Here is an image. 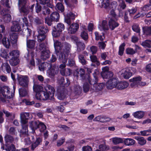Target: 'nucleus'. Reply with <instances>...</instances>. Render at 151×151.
<instances>
[{
	"mask_svg": "<svg viewBox=\"0 0 151 151\" xmlns=\"http://www.w3.org/2000/svg\"><path fill=\"white\" fill-rule=\"evenodd\" d=\"M54 46L58 55H60L62 52L63 55L64 54L68 55L70 52V46L68 43H65L62 45L60 42L56 41L54 42Z\"/></svg>",
	"mask_w": 151,
	"mask_h": 151,
	"instance_id": "obj_1",
	"label": "nucleus"
},
{
	"mask_svg": "<svg viewBox=\"0 0 151 151\" xmlns=\"http://www.w3.org/2000/svg\"><path fill=\"white\" fill-rule=\"evenodd\" d=\"M34 91L36 93V98L39 100H45L48 99L49 95L47 92L43 91L42 86L40 85L35 84L33 86Z\"/></svg>",
	"mask_w": 151,
	"mask_h": 151,
	"instance_id": "obj_2",
	"label": "nucleus"
},
{
	"mask_svg": "<svg viewBox=\"0 0 151 151\" xmlns=\"http://www.w3.org/2000/svg\"><path fill=\"white\" fill-rule=\"evenodd\" d=\"M10 89L7 86H5L3 87L0 86V101L3 102H6L7 101L8 103L9 102V100H6L3 97L6 99H9L10 100H12V98L14 96L13 93L11 92Z\"/></svg>",
	"mask_w": 151,
	"mask_h": 151,
	"instance_id": "obj_3",
	"label": "nucleus"
},
{
	"mask_svg": "<svg viewBox=\"0 0 151 151\" xmlns=\"http://www.w3.org/2000/svg\"><path fill=\"white\" fill-rule=\"evenodd\" d=\"M93 76L95 79L94 81L91 80L90 76H88V80L91 84L93 85V88L91 87V90L92 91H99L102 90L105 86V85L103 83H96L97 81V78L95 74H93Z\"/></svg>",
	"mask_w": 151,
	"mask_h": 151,
	"instance_id": "obj_4",
	"label": "nucleus"
},
{
	"mask_svg": "<svg viewBox=\"0 0 151 151\" xmlns=\"http://www.w3.org/2000/svg\"><path fill=\"white\" fill-rule=\"evenodd\" d=\"M118 1L119 3L117 8L119 11V16L121 17H122L124 16L125 21L126 22H127L128 21V17L127 16L128 12L127 11L125 12L124 15H123L122 10V9H124L126 8V5L123 0H118Z\"/></svg>",
	"mask_w": 151,
	"mask_h": 151,
	"instance_id": "obj_5",
	"label": "nucleus"
},
{
	"mask_svg": "<svg viewBox=\"0 0 151 151\" xmlns=\"http://www.w3.org/2000/svg\"><path fill=\"white\" fill-rule=\"evenodd\" d=\"M38 35L37 36L38 41L39 42H41L45 38V34L48 31L47 27H45L44 26H39L37 29Z\"/></svg>",
	"mask_w": 151,
	"mask_h": 151,
	"instance_id": "obj_6",
	"label": "nucleus"
},
{
	"mask_svg": "<svg viewBox=\"0 0 151 151\" xmlns=\"http://www.w3.org/2000/svg\"><path fill=\"white\" fill-rule=\"evenodd\" d=\"M63 53L62 52H61V55H59V60L60 61L63 63V64H61L59 66L60 71V73H63V71L65 70V68L66 65L65 64V63L67 62V57L68 55L64 54V55H63Z\"/></svg>",
	"mask_w": 151,
	"mask_h": 151,
	"instance_id": "obj_7",
	"label": "nucleus"
},
{
	"mask_svg": "<svg viewBox=\"0 0 151 151\" xmlns=\"http://www.w3.org/2000/svg\"><path fill=\"white\" fill-rule=\"evenodd\" d=\"M45 88L46 91L45 92H47L49 95L48 99L54 101L55 99L53 96L55 92V90L54 88L50 85H47L46 86Z\"/></svg>",
	"mask_w": 151,
	"mask_h": 151,
	"instance_id": "obj_8",
	"label": "nucleus"
},
{
	"mask_svg": "<svg viewBox=\"0 0 151 151\" xmlns=\"http://www.w3.org/2000/svg\"><path fill=\"white\" fill-rule=\"evenodd\" d=\"M26 3V0H19L18 5L20 9V12L23 13L24 15H27L29 13V11L25 6Z\"/></svg>",
	"mask_w": 151,
	"mask_h": 151,
	"instance_id": "obj_9",
	"label": "nucleus"
},
{
	"mask_svg": "<svg viewBox=\"0 0 151 151\" xmlns=\"http://www.w3.org/2000/svg\"><path fill=\"white\" fill-rule=\"evenodd\" d=\"M47 66L50 69L48 70L47 74L50 78H53L58 72V68L56 66H52L50 63L47 64Z\"/></svg>",
	"mask_w": 151,
	"mask_h": 151,
	"instance_id": "obj_10",
	"label": "nucleus"
},
{
	"mask_svg": "<svg viewBox=\"0 0 151 151\" xmlns=\"http://www.w3.org/2000/svg\"><path fill=\"white\" fill-rule=\"evenodd\" d=\"M18 81L20 86L26 87L28 85V78L27 76L21 75L18 77Z\"/></svg>",
	"mask_w": 151,
	"mask_h": 151,
	"instance_id": "obj_11",
	"label": "nucleus"
},
{
	"mask_svg": "<svg viewBox=\"0 0 151 151\" xmlns=\"http://www.w3.org/2000/svg\"><path fill=\"white\" fill-rule=\"evenodd\" d=\"M119 73L124 78L126 79H128L132 75V73L128 68L122 69L119 71Z\"/></svg>",
	"mask_w": 151,
	"mask_h": 151,
	"instance_id": "obj_12",
	"label": "nucleus"
},
{
	"mask_svg": "<svg viewBox=\"0 0 151 151\" xmlns=\"http://www.w3.org/2000/svg\"><path fill=\"white\" fill-rule=\"evenodd\" d=\"M76 16L77 14L70 12L67 14L66 16L65 17V22L70 25L72 21L75 19V17Z\"/></svg>",
	"mask_w": 151,
	"mask_h": 151,
	"instance_id": "obj_13",
	"label": "nucleus"
},
{
	"mask_svg": "<svg viewBox=\"0 0 151 151\" xmlns=\"http://www.w3.org/2000/svg\"><path fill=\"white\" fill-rule=\"evenodd\" d=\"M4 139L6 144L5 145L6 147V146H8L7 145L8 143H13L15 144L18 141V139L17 138L14 139L12 136L7 134L5 136Z\"/></svg>",
	"mask_w": 151,
	"mask_h": 151,
	"instance_id": "obj_14",
	"label": "nucleus"
},
{
	"mask_svg": "<svg viewBox=\"0 0 151 151\" xmlns=\"http://www.w3.org/2000/svg\"><path fill=\"white\" fill-rule=\"evenodd\" d=\"M29 116L28 113L22 112L20 114V118L22 124H27L28 122V117Z\"/></svg>",
	"mask_w": 151,
	"mask_h": 151,
	"instance_id": "obj_15",
	"label": "nucleus"
},
{
	"mask_svg": "<svg viewBox=\"0 0 151 151\" xmlns=\"http://www.w3.org/2000/svg\"><path fill=\"white\" fill-rule=\"evenodd\" d=\"M111 119L110 118L106 117L103 115H99L95 117L93 119L94 121H99L101 122H109L110 121Z\"/></svg>",
	"mask_w": 151,
	"mask_h": 151,
	"instance_id": "obj_16",
	"label": "nucleus"
},
{
	"mask_svg": "<svg viewBox=\"0 0 151 151\" xmlns=\"http://www.w3.org/2000/svg\"><path fill=\"white\" fill-rule=\"evenodd\" d=\"M115 20H117V19L111 18L109 21V28L111 30H113L119 25V24L116 22Z\"/></svg>",
	"mask_w": 151,
	"mask_h": 151,
	"instance_id": "obj_17",
	"label": "nucleus"
},
{
	"mask_svg": "<svg viewBox=\"0 0 151 151\" xmlns=\"http://www.w3.org/2000/svg\"><path fill=\"white\" fill-rule=\"evenodd\" d=\"M8 10L3 9L1 12V14L4 16V22H8L11 20V16L9 14H8Z\"/></svg>",
	"mask_w": 151,
	"mask_h": 151,
	"instance_id": "obj_18",
	"label": "nucleus"
},
{
	"mask_svg": "<svg viewBox=\"0 0 151 151\" xmlns=\"http://www.w3.org/2000/svg\"><path fill=\"white\" fill-rule=\"evenodd\" d=\"M40 122L38 120L32 121L29 122V126L32 129V132L34 133L35 129L39 128Z\"/></svg>",
	"mask_w": 151,
	"mask_h": 151,
	"instance_id": "obj_19",
	"label": "nucleus"
},
{
	"mask_svg": "<svg viewBox=\"0 0 151 151\" xmlns=\"http://www.w3.org/2000/svg\"><path fill=\"white\" fill-rule=\"evenodd\" d=\"M129 86V83L126 81L119 82L116 87L118 89L122 90L127 88Z\"/></svg>",
	"mask_w": 151,
	"mask_h": 151,
	"instance_id": "obj_20",
	"label": "nucleus"
},
{
	"mask_svg": "<svg viewBox=\"0 0 151 151\" xmlns=\"http://www.w3.org/2000/svg\"><path fill=\"white\" fill-rule=\"evenodd\" d=\"M22 129L20 131V136L21 137H23L24 136H25L28 135V130L27 129V124H22Z\"/></svg>",
	"mask_w": 151,
	"mask_h": 151,
	"instance_id": "obj_21",
	"label": "nucleus"
},
{
	"mask_svg": "<svg viewBox=\"0 0 151 151\" xmlns=\"http://www.w3.org/2000/svg\"><path fill=\"white\" fill-rule=\"evenodd\" d=\"M79 28V25L77 23H73L70 25L68 29L69 33L71 34L75 33L77 30Z\"/></svg>",
	"mask_w": 151,
	"mask_h": 151,
	"instance_id": "obj_22",
	"label": "nucleus"
},
{
	"mask_svg": "<svg viewBox=\"0 0 151 151\" xmlns=\"http://www.w3.org/2000/svg\"><path fill=\"white\" fill-rule=\"evenodd\" d=\"M21 27L19 24L17 22H14L13 25L11 28V32L15 33L21 30Z\"/></svg>",
	"mask_w": 151,
	"mask_h": 151,
	"instance_id": "obj_23",
	"label": "nucleus"
},
{
	"mask_svg": "<svg viewBox=\"0 0 151 151\" xmlns=\"http://www.w3.org/2000/svg\"><path fill=\"white\" fill-rule=\"evenodd\" d=\"M26 45L27 48L30 49H34L36 45V41L33 40H27Z\"/></svg>",
	"mask_w": 151,
	"mask_h": 151,
	"instance_id": "obj_24",
	"label": "nucleus"
},
{
	"mask_svg": "<svg viewBox=\"0 0 151 151\" xmlns=\"http://www.w3.org/2000/svg\"><path fill=\"white\" fill-rule=\"evenodd\" d=\"M142 79L141 78L140 76L133 78L129 80V81L132 82L131 84V86L132 87H134L136 85H138L140 81Z\"/></svg>",
	"mask_w": 151,
	"mask_h": 151,
	"instance_id": "obj_25",
	"label": "nucleus"
},
{
	"mask_svg": "<svg viewBox=\"0 0 151 151\" xmlns=\"http://www.w3.org/2000/svg\"><path fill=\"white\" fill-rule=\"evenodd\" d=\"M145 114V112L139 111L134 112L132 114V115L136 118L141 119L144 116Z\"/></svg>",
	"mask_w": 151,
	"mask_h": 151,
	"instance_id": "obj_26",
	"label": "nucleus"
},
{
	"mask_svg": "<svg viewBox=\"0 0 151 151\" xmlns=\"http://www.w3.org/2000/svg\"><path fill=\"white\" fill-rule=\"evenodd\" d=\"M109 27L107 22L105 20H103L102 21L101 24L99 25L98 28L100 30L105 31L108 30L109 28Z\"/></svg>",
	"mask_w": 151,
	"mask_h": 151,
	"instance_id": "obj_27",
	"label": "nucleus"
},
{
	"mask_svg": "<svg viewBox=\"0 0 151 151\" xmlns=\"http://www.w3.org/2000/svg\"><path fill=\"white\" fill-rule=\"evenodd\" d=\"M134 138L137 140L138 144L141 146H143L146 143V140L143 137L136 136Z\"/></svg>",
	"mask_w": 151,
	"mask_h": 151,
	"instance_id": "obj_28",
	"label": "nucleus"
},
{
	"mask_svg": "<svg viewBox=\"0 0 151 151\" xmlns=\"http://www.w3.org/2000/svg\"><path fill=\"white\" fill-rule=\"evenodd\" d=\"M50 51L47 49L42 50L41 52V58L43 60H46L50 57Z\"/></svg>",
	"mask_w": 151,
	"mask_h": 151,
	"instance_id": "obj_29",
	"label": "nucleus"
},
{
	"mask_svg": "<svg viewBox=\"0 0 151 151\" xmlns=\"http://www.w3.org/2000/svg\"><path fill=\"white\" fill-rule=\"evenodd\" d=\"M77 37H75V40L76 41V45L77 46V50L78 51L81 50H83L85 48V45L84 43L78 41Z\"/></svg>",
	"mask_w": 151,
	"mask_h": 151,
	"instance_id": "obj_30",
	"label": "nucleus"
},
{
	"mask_svg": "<svg viewBox=\"0 0 151 151\" xmlns=\"http://www.w3.org/2000/svg\"><path fill=\"white\" fill-rule=\"evenodd\" d=\"M10 38L12 43L13 44H16L17 42L18 38L17 34L16 33L11 32Z\"/></svg>",
	"mask_w": 151,
	"mask_h": 151,
	"instance_id": "obj_31",
	"label": "nucleus"
},
{
	"mask_svg": "<svg viewBox=\"0 0 151 151\" xmlns=\"http://www.w3.org/2000/svg\"><path fill=\"white\" fill-rule=\"evenodd\" d=\"M124 143L127 146H131L134 145L135 143V141L131 138H127L124 141Z\"/></svg>",
	"mask_w": 151,
	"mask_h": 151,
	"instance_id": "obj_32",
	"label": "nucleus"
},
{
	"mask_svg": "<svg viewBox=\"0 0 151 151\" xmlns=\"http://www.w3.org/2000/svg\"><path fill=\"white\" fill-rule=\"evenodd\" d=\"M42 142V139L40 137L37 138L36 141L31 146V149L32 150H34L37 146L40 144Z\"/></svg>",
	"mask_w": 151,
	"mask_h": 151,
	"instance_id": "obj_33",
	"label": "nucleus"
},
{
	"mask_svg": "<svg viewBox=\"0 0 151 151\" xmlns=\"http://www.w3.org/2000/svg\"><path fill=\"white\" fill-rule=\"evenodd\" d=\"M50 18L52 20L58 22L60 18L59 14L57 12H53L50 16Z\"/></svg>",
	"mask_w": 151,
	"mask_h": 151,
	"instance_id": "obj_34",
	"label": "nucleus"
},
{
	"mask_svg": "<svg viewBox=\"0 0 151 151\" xmlns=\"http://www.w3.org/2000/svg\"><path fill=\"white\" fill-rule=\"evenodd\" d=\"M2 42L3 45L6 48H9L10 46V42L9 40L5 37L3 38Z\"/></svg>",
	"mask_w": 151,
	"mask_h": 151,
	"instance_id": "obj_35",
	"label": "nucleus"
},
{
	"mask_svg": "<svg viewBox=\"0 0 151 151\" xmlns=\"http://www.w3.org/2000/svg\"><path fill=\"white\" fill-rule=\"evenodd\" d=\"M31 30L28 27H27V29L25 30V34H24V35L26 37L27 40L31 39V38L32 37V36L31 35Z\"/></svg>",
	"mask_w": 151,
	"mask_h": 151,
	"instance_id": "obj_36",
	"label": "nucleus"
},
{
	"mask_svg": "<svg viewBox=\"0 0 151 151\" xmlns=\"http://www.w3.org/2000/svg\"><path fill=\"white\" fill-rule=\"evenodd\" d=\"M113 143L115 145H117L119 143H122L123 142L122 139L119 137H114L111 139Z\"/></svg>",
	"mask_w": 151,
	"mask_h": 151,
	"instance_id": "obj_37",
	"label": "nucleus"
},
{
	"mask_svg": "<svg viewBox=\"0 0 151 151\" xmlns=\"http://www.w3.org/2000/svg\"><path fill=\"white\" fill-rule=\"evenodd\" d=\"M101 7L107 9H109V0H102Z\"/></svg>",
	"mask_w": 151,
	"mask_h": 151,
	"instance_id": "obj_38",
	"label": "nucleus"
},
{
	"mask_svg": "<svg viewBox=\"0 0 151 151\" xmlns=\"http://www.w3.org/2000/svg\"><path fill=\"white\" fill-rule=\"evenodd\" d=\"M9 54L12 58H18L19 56V52L18 50H14L11 52Z\"/></svg>",
	"mask_w": 151,
	"mask_h": 151,
	"instance_id": "obj_39",
	"label": "nucleus"
},
{
	"mask_svg": "<svg viewBox=\"0 0 151 151\" xmlns=\"http://www.w3.org/2000/svg\"><path fill=\"white\" fill-rule=\"evenodd\" d=\"M65 78L64 77H62L60 80L59 83L60 84L63 86H68L70 84V81L68 79H66V81L67 83L64 82L65 81Z\"/></svg>",
	"mask_w": 151,
	"mask_h": 151,
	"instance_id": "obj_40",
	"label": "nucleus"
},
{
	"mask_svg": "<svg viewBox=\"0 0 151 151\" xmlns=\"http://www.w3.org/2000/svg\"><path fill=\"white\" fill-rule=\"evenodd\" d=\"M19 60L18 58H12L9 60L10 64L13 66H15L17 65L19 63Z\"/></svg>",
	"mask_w": 151,
	"mask_h": 151,
	"instance_id": "obj_41",
	"label": "nucleus"
},
{
	"mask_svg": "<svg viewBox=\"0 0 151 151\" xmlns=\"http://www.w3.org/2000/svg\"><path fill=\"white\" fill-rule=\"evenodd\" d=\"M54 28L56 29L57 31L60 32H62L65 29L64 25L61 23H59L56 26V27H55Z\"/></svg>",
	"mask_w": 151,
	"mask_h": 151,
	"instance_id": "obj_42",
	"label": "nucleus"
},
{
	"mask_svg": "<svg viewBox=\"0 0 151 151\" xmlns=\"http://www.w3.org/2000/svg\"><path fill=\"white\" fill-rule=\"evenodd\" d=\"M142 29L143 33L145 34L149 35L151 34V26L149 27H143Z\"/></svg>",
	"mask_w": 151,
	"mask_h": 151,
	"instance_id": "obj_43",
	"label": "nucleus"
},
{
	"mask_svg": "<svg viewBox=\"0 0 151 151\" xmlns=\"http://www.w3.org/2000/svg\"><path fill=\"white\" fill-rule=\"evenodd\" d=\"M19 93L20 96L22 97L26 96L27 93L26 89L23 88H21L19 89Z\"/></svg>",
	"mask_w": 151,
	"mask_h": 151,
	"instance_id": "obj_44",
	"label": "nucleus"
},
{
	"mask_svg": "<svg viewBox=\"0 0 151 151\" xmlns=\"http://www.w3.org/2000/svg\"><path fill=\"white\" fill-rule=\"evenodd\" d=\"M141 44L143 46L145 47H147L148 48H150L151 40H146L145 41L142 42Z\"/></svg>",
	"mask_w": 151,
	"mask_h": 151,
	"instance_id": "obj_45",
	"label": "nucleus"
},
{
	"mask_svg": "<svg viewBox=\"0 0 151 151\" xmlns=\"http://www.w3.org/2000/svg\"><path fill=\"white\" fill-rule=\"evenodd\" d=\"M113 75V73L109 71L106 73H103L102 74V77L104 78L107 79L111 78L112 77Z\"/></svg>",
	"mask_w": 151,
	"mask_h": 151,
	"instance_id": "obj_46",
	"label": "nucleus"
},
{
	"mask_svg": "<svg viewBox=\"0 0 151 151\" xmlns=\"http://www.w3.org/2000/svg\"><path fill=\"white\" fill-rule=\"evenodd\" d=\"M125 44L124 43H122L119 47V54L120 55H122L123 54L124 50V46Z\"/></svg>",
	"mask_w": 151,
	"mask_h": 151,
	"instance_id": "obj_47",
	"label": "nucleus"
},
{
	"mask_svg": "<svg viewBox=\"0 0 151 151\" xmlns=\"http://www.w3.org/2000/svg\"><path fill=\"white\" fill-rule=\"evenodd\" d=\"M85 29L84 30H83V32L81 33V36L83 39L85 40H87L88 38V35L86 31V29L85 26Z\"/></svg>",
	"mask_w": 151,
	"mask_h": 151,
	"instance_id": "obj_48",
	"label": "nucleus"
},
{
	"mask_svg": "<svg viewBox=\"0 0 151 151\" xmlns=\"http://www.w3.org/2000/svg\"><path fill=\"white\" fill-rule=\"evenodd\" d=\"M66 95L64 92L62 91L59 92L57 94V97L59 100H63L65 99Z\"/></svg>",
	"mask_w": 151,
	"mask_h": 151,
	"instance_id": "obj_49",
	"label": "nucleus"
},
{
	"mask_svg": "<svg viewBox=\"0 0 151 151\" xmlns=\"http://www.w3.org/2000/svg\"><path fill=\"white\" fill-rule=\"evenodd\" d=\"M63 73H61L60 74L62 76H69L71 73V70L69 68H65L64 70L63 71Z\"/></svg>",
	"mask_w": 151,
	"mask_h": 151,
	"instance_id": "obj_50",
	"label": "nucleus"
},
{
	"mask_svg": "<svg viewBox=\"0 0 151 151\" xmlns=\"http://www.w3.org/2000/svg\"><path fill=\"white\" fill-rule=\"evenodd\" d=\"M2 67V69H5L8 73H9L11 71V68L9 65L8 63L3 64Z\"/></svg>",
	"mask_w": 151,
	"mask_h": 151,
	"instance_id": "obj_51",
	"label": "nucleus"
},
{
	"mask_svg": "<svg viewBox=\"0 0 151 151\" xmlns=\"http://www.w3.org/2000/svg\"><path fill=\"white\" fill-rule=\"evenodd\" d=\"M50 10L47 7L44 6L42 9V14L44 15L48 14L50 13Z\"/></svg>",
	"mask_w": 151,
	"mask_h": 151,
	"instance_id": "obj_52",
	"label": "nucleus"
},
{
	"mask_svg": "<svg viewBox=\"0 0 151 151\" xmlns=\"http://www.w3.org/2000/svg\"><path fill=\"white\" fill-rule=\"evenodd\" d=\"M99 148L100 150H99L100 151H104L108 150L109 149V147L105 144H101L99 146Z\"/></svg>",
	"mask_w": 151,
	"mask_h": 151,
	"instance_id": "obj_53",
	"label": "nucleus"
},
{
	"mask_svg": "<svg viewBox=\"0 0 151 151\" xmlns=\"http://www.w3.org/2000/svg\"><path fill=\"white\" fill-rule=\"evenodd\" d=\"M90 58L91 61L93 62L96 63V65L98 66L100 64L99 61L97 60V58L95 55H91L90 56Z\"/></svg>",
	"mask_w": 151,
	"mask_h": 151,
	"instance_id": "obj_54",
	"label": "nucleus"
},
{
	"mask_svg": "<svg viewBox=\"0 0 151 151\" xmlns=\"http://www.w3.org/2000/svg\"><path fill=\"white\" fill-rule=\"evenodd\" d=\"M5 150L7 151H15V147L13 144H12L9 146H6V147L5 149Z\"/></svg>",
	"mask_w": 151,
	"mask_h": 151,
	"instance_id": "obj_55",
	"label": "nucleus"
},
{
	"mask_svg": "<svg viewBox=\"0 0 151 151\" xmlns=\"http://www.w3.org/2000/svg\"><path fill=\"white\" fill-rule=\"evenodd\" d=\"M108 81L109 82V83H112L113 84H114L115 85V87L116 88L117 85L118 83V80L117 79L114 78L110 79Z\"/></svg>",
	"mask_w": 151,
	"mask_h": 151,
	"instance_id": "obj_56",
	"label": "nucleus"
},
{
	"mask_svg": "<svg viewBox=\"0 0 151 151\" xmlns=\"http://www.w3.org/2000/svg\"><path fill=\"white\" fill-rule=\"evenodd\" d=\"M0 55L1 57L4 58H6L7 55V53L5 50L4 49H1Z\"/></svg>",
	"mask_w": 151,
	"mask_h": 151,
	"instance_id": "obj_57",
	"label": "nucleus"
},
{
	"mask_svg": "<svg viewBox=\"0 0 151 151\" xmlns=\"http://www.w3.org/2000/svg\"><path fill=\"white\" fill-rule=\"evenodd\" d=\"M23 137H25L24 142L25 145H27L31 143V142L30 139L28 135L24 136Z\"/></svg>",
	"mask_w": 151,
	"mask_h": 151,
	"instance_id": "obj_58",
	"label": "nucleus"
},
{
	"mask_svg": "<svg viewBox=\"0 0 151 151\" xmlns=\"http://www.w3.org/2000/svg\"><path fill=\"white\" fill-rule=\"evenodd\" d=\"M132 30L137 33H138L139 35L140 28L139 27V26L137 24H134L132 26Z\"/></svg>",
	"mask_w": 151,
	"mask_h": 151,
	"instance_id": "obj_59",
	"label": "nucleus"
},
{
	"mask_svg": "<svg viewBox=\"0 0 151 151\" xmlns=\"http://www.w3.org/2000/svg\"><path fill=\"white\" fill-rule=\"evenodd\" d=\"M117 6V4L116 1H114L111 3L110 5H109V9H112L115 10L116 9Z\"/></svg>",
	"mask_w": 151,
	"mask_h": 151,
	"instance_id": "obj_60",
	"label": "nucleus"
},
{
	"mask_svg": "<svg viewBox=\"0 0 151 151\" xmlns=\"http://www.w3.org/2000/svg\"><path fill=\"white\" fill-rule=\"evenodd\" d=\"M61 33V32L57 31L56 29H55L53 30L52 32V35L53 37H57L60 36Z\"/></svg>",
	"mask_w": 151,
	"mask_h": 151,
	"instance_id": "obj_61",
	"label": "nucleus"
},
{
	"mask_svg": "<svg viewBox=\"0 0 151 151\" xmlns=\"http://www.w3.org/2000/svg\"><path fill=\"white\" fill-rule=\"evenodd\" d=\"M126 53L129 55H133L135 53V51L133 49L131 48H128L126 49Z\"/></svg>",
	"mask_w": 151,
	"mask_h": 151,
	"instance_id": "obj_62",
	"label": "nucleus"
},
{
	"mask_svg": "<svg viewBox=\"0 0 151 151\" xmlns=\"http://www.w3.org/2000/svg\"><path fill=\"white\" fill-rule=\"evenodd\" d=\"M56 7L59 10L61 11L62 12H63L64 11V7L63 5L61 3H58L56 5Z\"/></svg>",
	"mask_w": 151,
	"mask_h": 151,
	"instance_id": "obj_63",
	"label": "nucleus"
},
{
	"mask_svg": "<svg viewBox=\"0 0 151 151\" xmlns=\"http://www.w3.org/2000/svg\"><path fill=\"white\" fill-rule=\"evenodd\" d=\"M78 58L79 61L83 65H84L86 63V61L85 60L83 55H80L78 56Z\"/></svg>",
	"mask_w": 151,
	"mask_h": 151,
	"instance_id": "obj_64",
	"label": "nucleus"
}]
</instances>
